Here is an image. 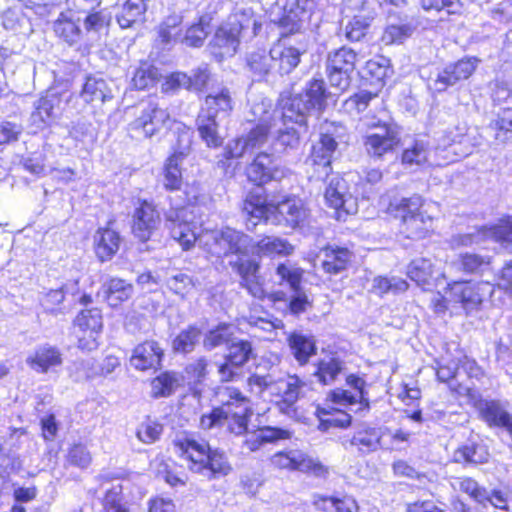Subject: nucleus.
Wrapping results in <instances>:
<instances>
[{"instance_id":"54","label":"nucleus","mask_w":512,"mask_h":512,"mask_svg":"<svg viewBox=\"0 0 512 512\" xmlns=\"http://www.w3.org/2000/svg\"><path fill=\"white\" fill-rule=\"evenodd\" d=\"M413 26L408 22H400L397 24H389L384 29L381 41L385 45L402 43L413 33Z\"/></svg>"},{"instance_id":"26","label":"nucleus","mask_w":512,"mask_h":512,"mask_svg":"<svg viewBox=\"0 0 512 512\" xmlns=\"http://www.w3.org/2000/svg\"><path fill=\"white\" fill-rule=\"evenodd\" d=\"M246 70L253 81H267L270 76L276 74V64L273 62L271 49H257L246 54Z\"/></svg>"},{"instance_id":"12","label":"nucleus","mask_w":512,"mask_h":512,"mask_svg":"<svg viewBox=\"0 0 512 512\" xmlns=\"http://www.w3.org/2000/svg\"><path fill=\"white\" fill-rule=\"evenodd\" d=\"M480 60L476 57H464L446 65L435 77H430L428 87L435 92H444L450 86L468 79L476 70Z\"/></svg>"},{"instance_id":"5","label":"nucleus","mask_w":512,"mask_h":512,"mask_svg":"<svg viewBox=\"0 0 512 512\" xmlns=\"http://www.w3.org/2000/svg\"><path fill=\"white\" fill-rule=\"evenodd\" d=\"M173 445L188 469L208 479L225 476L231 470L225 454L211 450L204 440L197 441L186 434H178Z\"/></svg>"},{"instance_id":"6","label":"nucleus","mask_w":512,"mask_h":512,"mask_svg":"<svg viewBox=\"0 0 512 512\" xmlns=\"http://www.w3.org/2000/svg\"><path fill=\"white\" fill-rule=\"evenodd\" d=\"M329 95L323 79H311L301 93L281 99V122H292L306 130L309 118L326 108Z\"/></svg>"},{"instance_id":"39","label":"nucleus","mask_w":512,"mask_h":512,"mask_svg":"<svg viewBox=\"0 0 512 512\" xmlns=\"http://www.w3.org/2000/svg\"><path fill=\"white\" fill-rule=\"evenodd\" d=\"M81 98L86 103L102 104L113 98L112 90L104 79L88 77L83 85Z\"/></svg>"},{"instance_id":"37","label":"nucleus","mask_w":512,"mask_h":512,"mask_svg":"<svg viewBox=\"0 0 512 512\" xmlns=\"http://www.w3.org/2000/svg\"><path fill=\"white\" fill-rule=\"evenodd\" d=\"M56 35L70 46L78 43L82 36L79 19L76 21L70 11L62 12L53 23Z\"/></svg>"},{"instance_id":"28","label":"nucleus","mask_w":512,"mask_h":512,"mask_svg":"<svg viewBox=\"0 0 512 512\" xmlns=\"http://www.w3.org/2000/svg\"><path fill=\"white\" fill-rule=\"evenodd\" d=\"M273 62L276 64V74L281 76L291 73L300 63L301 56L306 52V46H287L277 43L271 48Z\"/></svg>"},{"instance_id":"46","label":"nucleus","mask_w":512,"mask_h":512,"mask_svg":"<svg viewBox=\"0 0 512 512\" xmlns=\"http://www.w3.org/2000/svg\"><path fill=\"white\" fill-rule=\"evenodd\" d=\"M233 327L229 324H219L215 328L205 333L203 346L206 350L211 351L222 345H229L233 339Z\"/></svg>"},{"instance_id":"18","label":"nucleus","mask_w":512,"mask_h":512,"mask_svg":"<svg viewBox=\"0 0 512 512\" xmlns=\"http://www.w3.org/2000/svg\"><path fill=\"white\" fill-rule=\"evenodd\" d=\"M479 418L490 428L504 429L512 436V414L508 403L496 399H479L475 402Z\"/></svg>"},{"instance_id":"19","label":"nucleus","mask_w":512,"mask_h":512,"mask_svg":"<svg viewBox=\"0 0 512 512\" xmlns=\"http://www.w3.org/2000/svg\"><path fill=\"white\" fill-rule=\"evenodd\" d=\"M75 325L83 333L78 338V347L86 351L95 350L103 326L101 311L98 308L83 309L77 315Z\"/></svg>"},{"instance_id":"7","label":"nucleus","mask_w":512,"mask_h":512,"mask_svg":"<svg viewBox=\"0 0 512 512\" xmlns=\"http://www.w3.org/2000/svg\"><path fill=\"white\" fill-rule=\"evenodd\" d=\"M424 199L419 194L395 198L387 211L401 221V233L409 239H423L432 229L433 218L422 210Z\"/></svg>"},{"instance_id":"59","label":"nucleus","mask_w":512,"mask_h":512,"mask_svg":"<svg viewBox=\"0 0 512 512\" xmlns=\"http://www.w3.org/2000/svg\"><path fill=\"white\" fill-rule=\"evenodd\" d=\"M209 28L207 17H201L198 23L187 29L182 42L190 47H201L210 32Z\"/></svg>"},{"instance_id":"41","label":"nucleus","mask_w":512,"mask_h":512,"mask_svg":"<svg viewBox=\"0 0 512 512\" xmlns=\"http://www.w3.org/2000/svg\"><path fill=\"white\" fill-rule=\"evenodd\" d=\"M453 458L457 463L482 464L488 461L489 453L484 444L468 441L454 452Z\"/></svg>"},{"instance_id":"38","label":"nucleus","mask_w":512,"mask_h":512,"mask_svg":"<svg viewBox=\"0 0 512 512\" xmlns=\"http://www.w3.org/2000/svg\"><path fill=\"white\" fill-rule=\"evenodd\" d=\"M323 252L322 268L331 275H337L346 270L352 257V253L344 247L327 246Z\"/></svg>"},{"instance_id":"62","label":"nucleus","mask_w":512,"mask_h":512,"mask_svg":"<svg viewBox=\"0 0 512 512\" xmlns=\"http://www.w3.org/2000/svg\"><path fill=\"white\" fill-rule=\"evenodd\" d=\"M67 461L70 465L85 469L90 465L92 456L85 445L74 444L68 451Z\"/></svg>"},{"instance_id":"25","label":"nucleus","mask_w":512,"mask_h":512,"mask_svg":"<svg viewBox=\"0 0 512 512\" xmlns=\"http://www.w3.org/2000/svg\"><path fill=\"white\" fill-rule=\"evenodd\" d=\"M160 222L159 212L151 203L144 201L134 212L133 234L140 241L146 242L157 231Z\"/></svg>"},{"instance_id":"24","label":"nucleus","mask_w":512,"mask_h":512,"mask_svg":"<svg viewBox=\"0 0 512 512\" xmlns=\"http://www.w3.org/2000/svg\"><path fill=\"white\" fill-rule=\"evenodd\" d=\"M232 271L241 278L240 285L255 298H263L264 290L259 283V263L251 258L238 257L228 262Z\"/></svg>"},{"instance_id":"40","label":"nucleus","mask_w":512,"mask_h":512,"mask_svg":"<svg viewBox=\"0 0 512 512\" xmlns=\"http://www.w3.org/2000/svg\"><path fill=\"white\" fill-rule=\"evenodd\" d=\"M288 344L294 358L300 365L308 362L312 355L316 354V344L312 336L293 332L288 337Z\"/></svg>"},{"instance_id":"49","label":"nucleus","mask_w":512,"mask_h":512,"mask_svg":"<svg viewBox=\"0 0 512 512\" xmlns=\"http://www.w3.org/2000/svg\"><path fill=\"white\" fill-rule=\"evenodd\" d=\"M253 356V347L248 340L233 338L228 345V352L224 356L232 364L243 367Z\"/></svg>"},{"instance_id":"33","label":"nucleus","mask_w":512,"mask_h":512,"mask_svg":"<svg viewBox=\"0 0 512 512\" xmlns=\"http://www.w3.org/2000/svg\"><path fill=\"white\" fill-rule=\"evenodd\" d=\"M293 251V245L287 240L275 236H264L258 241L252 239L250 246V253L257 257L288 256Z\"/></svg>"},{"instance_id":"43","label":"nucleus","mask_w":512,"mask_h":512,"mask_svg":"<svg viewBox=\"0 0 512 512\" xmlns=\"http://www.w3.org/2000/svg\"><path fill=\"white\" fill-rule=\"evenodd\" d=\"M181 24L182 16L178 14L169 15L160 23L157 30V40L163 48H167L177 43L182 32Z\"/></svg>"},{"instance_id":"15","label":"nucleus","mask_w":512,"mask_h":512,"mask_svg":"<svg viewBox=\"0 0 512 512\" xmlns=\"http://www.w3.org/2000/svg\"><path fill=\"white\" fill-rule=\"evenodd\" d=\"M451 486L454 490H459L469 495L474 501L486 506L487 504L493 507L508 511V493L502 490H487L485 487L480 486L477 481L470 477H456L451 481Z\"/></svg>"},{"instance_id":"21","label":"nucleus","mask_w":512,"mask_h":512,"mask_svg":"<svg viewBox=\"0 0 512 512\" xmlns=\"http://www.w3.org/2000/svg\"><path fill=\"white\" fill-rule=\"evenodd\" d=\"M347 384L354 389V392L336 389L330 392V399L332 402L340 405H354L359 404L355 413L367 412L370 408V402L366 391V381L354 374H351L346 379Z\"/></svg>"},{"instance_id":"34","label":"nucleus","mask_w":512,"mask_h":512,"mask_svg":"<svg viewBox=\"0 0 512 512\" xmlns=\"http://www.w3.org/2000/svg\"><path fill=\"white\" fill-rule=\"evenodd\" d=\"M102 292L109 306L118 307L132 297L134 287L124 279L109 277L102 284Z\"/></svg>"},{"instance_id":"31","label":"nucleus","mask_w":512,"mask_h":512,"mask_svg":"<svg viewBox=\"0 0 512 512\" xmlns=\"http://www.w3.org/2000/svg\"><path fill=\"white\" fill-rule=\"evenodd\" d=\"M163 354V349L158 342L145 341L134 348L130 364L141 371L155 369L160 365Z\"/></svg>"},{"instance_id":"53","label":"nucleus","mask_w":512,"mask_h":512,"mask_svg":"<svg viewBox=\"0 0 512 512\" xmlns=\"http://www.w3.org/2000/svg\"><path fill=\"white\" fill-rule=\"evenodd\" d=\"M408 288V283L399 277H383L378 276L373 279L372 283V291L379 295L383 296L388 293H401L406 291Z\"/></svg>"},{"instance_id":"1","label":"nucleus","mask_w":512,"mask_h":512,"mask_svg":"<svg viewBox=\"0 0 512 512\" xmlns=\"http://www.w3.org/2000/svg\"><path fill=\"white\" fill-rule=\"evenodd\" d=\"M252 121H257L245 138L230 142L226 147L227 160L233 158H260L276 157L277 153L293 148L299 144L300 134L307 132L298 124L280 120L281 110L273 109L268 100H262L252 105Z\"/></svg>"},{"instance_id":"4","label":"nucleus","mask_w":512,"mask_h":512,"mask_svg":"<svg viewBox=\"0 0 512 512\" xmlns=\"http://www.w3.org/2000/svg\"><path fill=\"white\" fill-rule=\"evenodd\" d=\"M219 396L221 405L201 416V427L210 430L225 426L231 434H245L253 414L249 398L235 387H225L219 392Z\"/></svg>"},{"instance_id":"44","label":"nucleus","mask_w":512,"mask_h":512,"mask_svg":"<svg viewBox=\"0 0 512 512\" xmlns=\"http://www.w3.org/2000/svg\"><path fill=\"white\" fill-rule=\"evenodd\" d=\"M218 119L200 111L196 120L199 134L209 147H218L222 143V138L218 134Z\"/></svg>"},{"instance_id":"42","label":"nucleus","mask_w":512,"mask_h":512,"mask_svg":"<svg viewBox=\"0 0 512 512\" xmlns=\"http://www.w3.org/2000/svg\"><path fill=\"white\" fill-rule=\"evenodd\" d=\"M232 110V98L227 89H222L216 94H209L205 98L202 112H206L219 119L225 118Z\"/></svg>"},{"instance_id":"47","label":"nucleus","mask_w":512,"mask_h":512,"mask_svg":"<svg viewBox=\"0 0 512 512\" xmlns=\"http://www.w3.org/2000/svg\"><path fill=\"white\" fill-rule=\"evenodd\" d=\"M200 337L201 330L195 325H190L174 338L172 348L176 353H191L198 344Z\"/></svg>"},{"instance_id":"30","label":"nucleus","mask_w":512,"mask_h":512,"mask_svg":"<svg viewBox=\"0 0 512 512\" xmlns=\"http://www.w3.org/2000/svg\"><path fill=\"white\" fill-rule=\"evenodd\" d=\"M384 433L381 428L362 427L357 429L353 436L343 443L345 449L355 448L361 454L375 452L382 447L381 439Z\"/></svg>"},{"instance_id":"56","label":"nucleus","mask_w":512,"mask_h":512,"mask_svg":"<svg viewBox=\"0 0 512 512\" xmlns=\"http://www.w3.org/2000/svg\"><path fill=\"white\" fill-rule=\"evenodd\" d=\"M160 77L161 74L156 67L143 64L136 69L132 83L136 89L144 90L154 86L159 81Z\"/></svg>"},{"instance_id":"52","label":"nucleus","mask_w":512,"mask_h":512,"mask_svg":"<svg viewBox=\"0 0 512 512\" xmlns=\"http://www.w3.org/2000/svg\"><path fill=\"white\" fill-rule=\"evenodd\" d=\"M342 369L343 363L339 359H324L318 363L314 375L318 378L320 383L329 385L335 381Z\"/></svg>"},{"instance_id":"8","label":"nucleus","mask_w":512,"mask_h":512,"mask_svg":"<svg viewBox=\"0 0 512 512\" xmlns=\"http://www.w3.org/2000/svg\"><path fill=\"white\" fill-rule=\"evenodd\" d=\"M208 251L216 257H243L250 253L252 237L234 228L225 227L211 232L206 242Z\"/></svg>"},{"instance_id":"58","label":"nucleus","mask_w":512,"mask_h":512,"mask_svg":"<svg viewBox=\"0 0 512 512\" xmlns=\"http://www.w3.org/2000/svg\"><path fill=\"white\" fill-rule=\"evenodd\" d=\"M489 264V257L474 253L461 254L456 262L459 270L470 274L483 272Z\"/></svg>"},{"instance_id":"51","label":"nucleus","mask_w":512,"mask_h":512,"mask_svg":"<svg viewBox=\"0 0 512 512\" xmlns=\"http://www.w3.org/2000/svg\"><path fill=\"white\" fill-rule=\"evenodd\" d=\"M339 142L320 131L319 139L311 147L312 160H331L338 151Z\"/></svg>"},{"instance_id":"55","label":"nucleus","mask_w":512,"mask_h":512,"mask_svg":"<svg viewBox=\"0 0 512 512\" xmlns=\"http://www.w3.org/2000/svg\"><path fill=\"white\" fill-rule=\"evenodd\" d=\"M123 486L121 483H112L106 489L103 499L104 512H129L123 501Z\"/></svg>"},{"instance_id":"32","label":"nucleus","mask_w":512,"mask_h":512,"mask_svg":"<svg viewBox=\"0 0 512 512\" xmlns=\"http://www.w3.org/2000/svg\"><path fill=\"white\" fill-rule=\"evenodd\" d=\"M326 203L337 212L351 214L356 211L354 198L347 193L346 182L343 179H332L325 191Z\"/></svg>"},{"instance_id":"9","label":"nucleus","mask_w":512,"mask_h":512,"mask_svg":"<svg viewBox=\"0 0 512 512\" xmlns=\"http://www.w3.org/2000/svg\"><path fill=\"white\" fill-rule=\"evenodd\" d=\"M356 61L357 53L345 46L328 53L326 73L332 87L339 91H346L349 88Z\"/></svg>"},{"instance_id":"48","label":"nucleus","mask_w":512,"mask_h":512,"mask_svg":"<svg viewBox=\"0 0 512 512\" xmlns=\"http://www.w3.org/2000/svg\"><path fill=\"white\" fill-rule=\"evenodd\" d=\"M181 377L175 372H164L151 382L152 395L155 398L170 396L179 387Z\"/></svg>"},{"instance_id":"3","label":"nucleus","mask_w":512,"mask_h":512,"mask_svg":"<svg viewBox=\"0 0 512 512\" xmlns=\"http://www.w3.org/2000/svg\"><path fill=\"white\" fill-rule=\"evenodd\" d=\"M248 385L252 389L257 388L259 393H267L282 414L297 421L304 418L297 402L304 397L307 383L297 375H282L277 368H271L266 374L251 375Z\"/></svg>"},{"instance_id":"63","label":"nucleus","mask_w":512,"mask_h":512,"mask_svg":"<svg viewBox=\"0 0 512 512\" xmlns=\"http://www.w3.org/2000/svg\"><path fill=\"white\" fill-rule=\"evenodd\" d=\"M429 148V142L424 136L417 137L412 141V143L409 146L405 148L402 155V160H426Z\"/></svg>"},{"instance_id":"45","label":"nucleus","mask_w":512,"mask_h":512,"mask_svg":"<svg viewBox=\"0 0 512 512\" xmlns=\"http://www.w3.org/2000/svg\"><path fill=\"white\" fill-rule=\"evenodd\" d=\"M77 284V281L73 284L67 283L58 289H52L48 291L41 298V305L44 308V311L52 315L64 313L63 309L58 306L64 301L65 293L73 294L75 292L74 288L77 286Z\"/></svg>"},{"instance_id":"10","label":"nucleus","mask_w":512,"mask_h":512,"mask_svg":"<svg viewBox=\"0 0 512 512\" xmlns=\"http://www.w3.org/2000/svg\"><path fill=\"white\" fill-rule=\"evenodd\" d=\"M367 126L376 130L364 138V146L370 156L382 157L399 146L401 130L396 123L373 119Z\"/></svg>"},{"instance_id":"11","label":"nucleus","mask_w":512,"mask_h":512,"mask_svg":"<svg viewBox=\"0 0 512 512\" xmlns=\"http://www.w3.org/2000/svg\"><path fill=\"white\" fill-rule=\"evenodd\" d=\"M255 24L256 21L247 17L244 12L234 13L217 29L213 38L214 46L222 49V55H234L239 46L242 31Z\"/></svg>"},{"instance_id":"57","label":"nucleus","mask_w":512,"mask_h":512,"mask_svg":"<svg viewBox=\"0 0 512 512\" xmlns=\"http://www.w3.org/2000/svg\"><path fill=\"white\" fill-rule=\"evenodd\" d=\"M433 267L429 259L413 260L407 268V276L418 285H425L432 277Z\"/></svg>"},{"instance_id":"61","label":"nucleus","mask_w":512,"mask_h":512,"mask_svg":"<svg viewBox=\"0 0 512 512\" xmlns=\"http://www.w3.org/2000/svg\"><path fill=\"white\" fill-rule=\"evenodd\" d=\"M497 130L495 138L499 141H506L512 138V108L503 109L495 121Z\"/></svg>"},{"instance_id":"50","label":"nucleus","mask_w":512,"mask_h":512,"mask_svg":"<svg viewBox=\"0 0 512 512\" xmlns=\"http://www.w3.org/2000/svg\"><path fill=\"white\" fill-rule=\"evenodd\" d=\"M365 70L378 85H383L384 80L393 74L390 59L383 55H377L367 61Z\"/></svg>"},{"instance_id":"36","label":"nucleus","mask_w":512,"mask_h":512,"mask_svg":"<svg viewBox=\"0 0 512 512\" xmlns=\"http://www.w3.org/2000/svg\"><path fill=\"white\" fill-rule=\"evenodd\" d=\"M149 0H126L116 15L121 28H131L133 25L143 23Z\"/></svg>"},{"instance_id":"2","label":"nucleus","mask_w":512,"mask_h":512,"mask_svg":"<svg viewBox=\"0 0 512 512\" xmlns=\"http://www.w3.org/2000/svg\"><path fill=\"white\" fill-rule=\"evenodd\" d=\"M275 162H250L246 167L249 181L257 185L243 201L242 213L246 219V227L253 230L260 221L272 222L286 227L296 228L305 220L307 213L300 201L287 199L276 206L267 204L262 185L269 181H278L285 175L284 170L274 165Z\"/></svg>"},{"instance_id":"29","label":"nucleus","mask_w":512,"mask_h":512,"mask_svg":"<svg viewBox=\"0 0 512 512\" xmlns=\"http://www.w3.org/2000/svg\"><path fill=\"white\" fill-rule=\"evenodd\" d=\"M62 363L60 350L48 343L37 346L26 358V364L38 373H47L49 370L61 366Z\"/></svg>"},{"instance_id":"35","label":"nucleus","mask_w":512,"mask_h":512,"mask_svg":"<svg viewBox=\"0 0 512 512\" xmlns=\"http://www.w3.org/2000/svg\"><path fill=\"white\" fill-rule=\"evenodd\" d=\"M120 243L119 233L109 228H100L94 235L95 253L101 262L112 259Z\"/></svg>"},{"instance_id":"22","label":"nucleus","mask_w":512,"mask_h":512,"mask_svg":"<svg viewBox=\"0 0 512 512\" xmlns=\"http://www.w3.org/2000/svg\"><path fill=\"white\" fill-rule=\"evenodd\" d=\"M314 9V0H287L279 25L286 33L299 32L310 20Z\"/></svg>"},{"instance_id":"64","label":"nucleus","mask_w":512,"mask_h":512,"mask_svg":"<svg viewBox=\"0 0 512 512\" xmlns=\"http://www.w3.org/2000/svg\"><path fill=\"white\" fill-rule=\"evenodd\" d=\"M276 274L280 278V283L286 282L293 291L299 289L302 278L300 269L287 264H280L276 269Z\"/></svg>"},{"instance_id":"17","label":"nucleus","mask_w":512,"mask_h":512,"mask_svg":"<svg viewBox=\"0 0 512 512\" xmlns=\"http://www.w3.org/2000/svg\"><path fill=\"white\" fill-rule=\"evenodd\" d=\"M62 98L57 93H47L34 102V110L29 117L28 128L35 134L50 126L62 113Z\"/></svg>"},{"instance_id":"16","label":"nucleus","mask_w":512,"mask_h":512,"mask_svg":"<svg viewBox=\"0 0 512 512\" xmlns=\"http://www.w3.org/2000/svg\"><path fill=\"white\" fill-rule=\"evenodd\" d=\"M270 461L276 468L298 470L319 478H326L329 473L328 467L300 450L278 452L271 457Z\"/></svg>"},{"instance_id":"60","label":"nucleus","mask_w":512,"mask_h":512,"mask_svg":"<svg viewBox=\"0 0 512 512\" xmlns=\"http://www.w3.org/2000/svg\"><path fill=\"white\" fill-rule=\"evenodd\" d=\"M321 503L325 510L334 509L337 512H358L357 502L351 497H344L342 499L322 497L316 504L320 506Z\"/></svg>"},{"instance_id":"14","label":"nucleus","mask_w":512,"mask_h":512,"mask_svg":"<svg viewBox=\"0 0 512 512\" xmlns=\"http://www.w3.org/2000/svg\"><path fill=\"white\" fill-rule=\"evenodd\" d=\"M449 300L459 305L466 314L478 311L487 293L491 292L488 283L456 281L448 285Z\"/></svg>"},{"instance_id":"13","label":"nucleus","mask_w":512,"mask_h":512,"mask_svg":"<svg viewBox=\"0 0 512 512\" xmlns=\"http://www.w3.org/2000/svg\"><path fill=\"white\" fill-rule=\"evenodd\" d=\"M488 240L512 244V218L497 226L474 227L472 231L452 237L454 247L481 245Z\"/></svg>"},{"instance_id":"23","label":"nucleus","mask_w":512,"mask_h":512,"mask_svg":"<svg viewBox=\"0 0 512 512\" xmlns=\"http://www.w3.org/2000/svg\"><path fill=\"white\" fill-rule=\"evenodd\" d=\"M141 108V114L130 124L131 130L141 131L145 137H151L169 120V114L154 102L142 103Z\"/></svg>"},{"instance_id":"27","label":"nucleus","mask_w":512,"mask_h":512,"mask_svg":"<svg viewBox=\"0 0 512 512\" xmlns=\"http://www.w3.org/2000/svg\"><path fill=\"white\" fill-rule=\"evenodd\" d=\"M374 0H361L360 6H355L363 14L354 16L345 26V37L351 42L360 41L367 34L371 22L376 16Z\"/></svg>"},{"instance_id":"20","label":"nucleus","mask_w":512,"mask_h":512,"mask_svg":"<svg viewBox=\"0 0 512 512\" xmlns=\"http://www.w3.org/2000/svg\"><path fill=\"white\" fill-rule=\"evenodd\" d=\"M190 215L191 212L185 207L172 209L166 215V225L170 230L172 238L184 250L190 249L196 241V233Z\"/></svg>"}]
</instances>
